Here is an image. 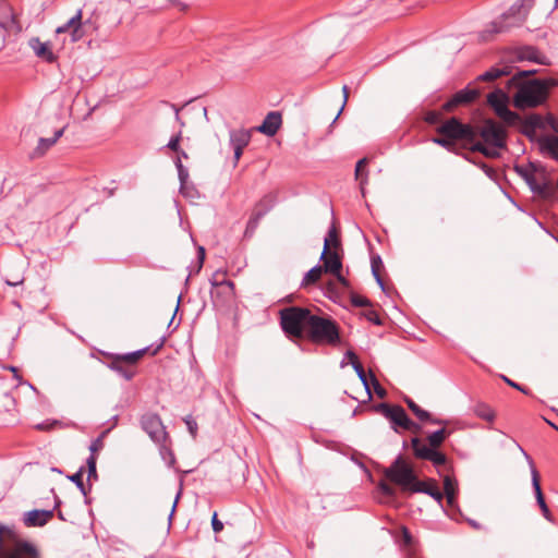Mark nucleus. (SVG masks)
Masks as SVG:
<instances>
[{
  "label": "nucleus",
  "instance_id": "f257e3e1",
  "mask_svg": "<svg viewBox=\"0 0 558 558\" xmlns=\"http://www.w3.org/2000/svg\"><path fill=\"white\" fill-rule=\"evenodd\" d=\"M534 73V70L521 71L509 80V84L518 86V90L513 96V105L519 109L535 108L547 99L546 86L542 82H538V80L521 82L523 76Z\"/></svg>",
  "mask_w": 558,
  "mask_h": 558
},
{
  "label": "nucleus",
  "instance_id": "f03ea898",
  "mask_svg": "<svg viewBox=\"0 0 558 558\" xmlns=\"http://www.w3.org/2000/svg\"><path fill=\"white\" fill-rule=\"evenodd\" d=\"M477 136L480 135L484 143H472L470 149L472 151H480L487 157H497L498 148L505 147L506 131L504 128L493 120H487L478 130L476 129Z\"/></svg>",
  "mask_w": 558,
  "mask_h": 558
},
{
  "label": "nucleus",
  "instance_id": "7ed1b4c3",
  "mask_svg": "<svg viewBox=\"0 0 558 558\" xmlns=\"http://www.w3.org/2000/svg\"><path fill=\"white\" fill-rule=\"evenodd\" d=\"M305 338L317 344L336 345L340 340L339 328L331 318L313 314Z\"/></svg>",
  "mask_w": 558,
  "mask_h": 558
},
{
  "label": "nucleus",
  "instance_id": "20e7f679",
  "mask_svg": "<svg viewBox=\"0 0 558 558\" xmlns=\"http://www.w3.org/2000/svg\"><path fill=\"white\" fill-rule=\"evenodd\" d=\"M279 314L281 328L287 335L295 338L306 337L307 322L313 315L308 308L290 306L282 308Z\"/></svg>",
  "mask_w": 558,
  "mask_h": 558
},
{
  "label": "nucleus",
  "instance_id": "39448f33",
  "mask_svg": "<svg viewBox=\"0 0 558 558\" xmlns=\"http://www.w3.org/2000/svg\"><path fill=\"white\" fill-rule=\"evenodd\" d=\"M384 475L387 480L401 486L402 489L410 492H413V487L420 481L413 468L401 456L397 457L391 465L384 470Z\"/></svg>",
  "mask_w": 558,
  "mask_h": 558
},
{
  "label": "nucleus",
  "instance_id": "423d86ee",
  "mask_svg": "<svg viewBox=\"0 0 558 558\" xmlns=\"http://www.w3.org/2000/svg\"><path fill=\"white\" fill-rule=\"evenodd\" d=\"M437 133L450 137L452 141L462 140L472 145L477 137L476 128L460 122L457 118H450L437 128Z\"/></svg>",
  "mask_w": 558,
  "mask_h": 558
},
{
  "label": "nucleus",
  "instance_id": "0eeeda50",
  "mask_svg": "<svg viewBox=\"0 0 558 558\" xmlns=\"http://www.w3.org/2000/svg\"><path fill=\"white\" fill-rule=\"evenodd\" d=\"M487 102L496 114L508 125H515L521 120L518 113L508 108V96L504 90L497 89L488 94Z\"/></svg>",
  "mask_w": 558,
  "mask_h": 558
},
{
  "label": "nucleus",
  "instance_id": "6e6552de",
  "mask_svg": "<svg viewBox=\"0 0 558 558\" xmlns=\"http://www.w3.org/2000/svg\"><path fill=\"white\" fill-rule=\"evenodd\" d=\"M210 295L214 302L226 304L234 298V283L226 278L225 272L216 271L210 278Z\"/></svg>",
  "mask_w": 558,
  "mask_h": 558
},
{
  "label": "nucleus",
  "instance_id": "1a4fd4ad",
  "mask_svg": "<svg viewBox=\"0 0 558 558\" xmlns=\"http://www.w3.org/2000/svg\"><path fill=\"white\" fill-rule=\"evenodd\" d=\"M520 451L523 453V456L525 457L527 463H529V466H530V471H531V478H532V486H533V489H534V494H535V498H536V502L537 505L539 506L541 508V511L544 515V518L548 521V522H554V518L549 511V508L545 501V498H544V495H543V492H542V488H541V484H539V474H538V471L537 469L535 468L534 465V461L532 460V458L525 452V450L520 446L518 445Z\"/></svg>",
  "mask_w": 558,
  "mask_h": 558
},
{
  "label": "nucleus",
  "instance_id": "9d476101",
  "mask_svg": "<svg viewBox=\"0 0 558 558\" xmlns=\"http://www.w3.org/2000/svg\"><path fill=\"white\" fill-rule=\"evenodd\" d=\"M141 426L150 439L156 444H162L167 438L166 428L159 415L146 413L141 417Z\"/></svg>",
  "mask_w": 558,
  "mask_h": 558
},
{
  "label": "nucleus",
  "instance_id": "9b49d317",
  "mask_svg": "<svg viewBox=\"0 0 558 558\" xmlns=\"http://www.w3.org/2000/svg\"><path fill=\"white\" fill-rule=\"evenodd\" d=\"M411 446L416 458L430 461L436 468L446 465L447 457L436 448H429L416 437L412 438Z\"/></svg>",
  "mask_w": 558,
  "mask_h": 558
},
{
  "label": "nucleus",
  "instance_id": "f8f14e48",
  "mask_svg": "<svg viewBox=\"0 0 558 558\" xmlns=\"http://www.w3.org/2000/svg\"><path fill=\"white\" fill-rule=\"evenodd\" d=\"M380 409L385 417H387L393 425L399 426L405 430L416 428L417 425L409 418L403 408L400 405L380 404Z\"/></svg>",
  "mask_w": 558,
  "mask_h": 558
},
{
  "label": "nucleus",
  "instance_id": "ddd939ff",
  "mask_svg": "<svg viewBox=\"0 0 558 558\" xmlns=\"http://www.w3.org/2000/svg\"><path fill=\"white\" fill-rule=\"evenodd\" d=\"M521 7L512 5L507 13H505L499 20L494 21L488 29L492 34H497L507 31L510 27L518 26L523 22V17L520 16Z\"/></svg>",
  "mask_w": 558,
  "mask_h": 558
},
{
  "label": "nucleus",
  "instance_id": "4468645a",
  "mask_svg": "<svg viewBox=\"0 0 558 558\" xmlns=\"http://www.w3.org/2000/svg\"><path fill=\"white\" fill-rule=\"evenodd\" d=\"M230 145L234 151V163L240 160L244 148L248 145L252 131L246 129L230 130L229 132Z\"/></svg>",
  "mask_w": 558,
  "mask_h": 558
},
{
  "label": "nucleus",
  "instance_id": "2eb2a0df",
  "mask_svg": "<svg viewBox=\"0 0 558 558\" xmlns=\"http://www.w3.org/2000/svg\"><path fill=\"white\" fill-rule=\"evenodd\" d=\"M517 172L525 180L530 189L538 195L545 196L549 192V184L543 178L539 180L531 169L517 167Z\"/></svg>",
  "mask_w": 558,
  "mask_h": 558
},
{
  "label": "nucleus",
  "instance_id": "dca6fc26",
  "mask_svg": "<svg viewBox=\"0 0 558 558\" xmlns=\"http://www.w3.org/2000/svg\"><path fill=\"white\" fill-rule=\"evenodd\" d=\"M324 262L323 271L338 274L342 269V262L336 251L329 250V239H325L324 250L320 256Z\"/></svg>",
  "mask_w": 558,
  "mask_h": 558
},
{
  "label": "nucleus",
  "instance_id": "f3484780",
  "mask_svg": "<svg viewBox=\"0 0 558 558\" xmlns=\"http://www.w3.org/2000/svg\"><path fill=\"white\" fill-rule=\"evenodd\" d=\"M478 97V90L471 88H463L457 92L451 99L444 104L442 109L445 111H452L460 105H468L474 101Z\"/></svg>",
  "mask_w": 558,
  "mask_h": 558
},
{
  "label": "nucleus",
  "instance_id": "a211bd4d",
  "mask_svg": "<svg viewBox=\"0 0 558 558\" xmlns=\"http://www.w3.org/2000/svg\"><path fill=\"white\" fill-rule=\"evenodd\" d=\"M23 556L26 558H37L38 553L36 547L26 541H17L13 553H7L4 548H2L0 553V558H22Z\"/></svg>",
  "mask_w": 558,
  "mask_h": 558
},
{
  "label": "nucleus",
  "instance_id": "6ab92c4d",
  "mask_svg": "<svg viewBox=\"0 0 558 558\" xmlns=\"http://www.w3.org/2000/svg\"><path fill=\"white\" fill-rule=\"evenodd\" d=\"M53 517V510H31L24 514L23 522L26 526H44Z\"/></svg>",
  "mask_w": 558,
  "mask_h": 558
},
{
  "label": "nucleus",
  "instance_id": "aec40b11",
  "mask_svg": "<svg viewBox=\"0 0 558 558\" xmlns=\"http://www.w3.org/2000/svg\"><path fill=\"white\" fill-rule=\"evenodd\" d=\"M58 34L71 32L72 41H77L83 37L82 32V10H78L64 25L56 31Z\"/></svg>",
  "mask_w": 558,
  "mask_h": 558
},
{
  "label": "nucleus",
  "instance_id": "412c9836",
  "mask_svg": "<svg viewBox=\"0 0 558 558\" xmlns=\"http://www.w3.org/2000/svg\"><path fill=\"white\" fill-rule=\"evenodd\" d=\"M58 34L71 32L72 41H77L83 37L82 32V10H78L64 25L56 31Z\"/></svg>",
  "mask_w": 558,
  "mask_h": 558
},
{
  "label": "nucleus",
  "instance_id": "4be33fe9",
  "mask_svg": "<svg viewBox=\"0 0 558 558\" xmlns=\"http://www.w3.org/2000/svg\"><path fill=\"white\" fill-rule=\"evenodd\" d=\"M281 114L277 111H270L256 130L267 136H274L281 126Z\"/></svg>",
  "mask_w": 558,
  "mask_h": 558
},
{
  "label": "nucleus",
  "instance_id": "5701e85b",
  "mask_svg": "<svg viewBox=\"0 0 558 558\" xmlns=\"http://www.w3.org/2000/svg\"><path fill=\"white\" fill-rule=\"evenodd\" d=\"M274 199L272 197L266 196L263 198L259 204L257 205L255 211L253 213L252 217L250 218L246 227V232L254 231V229L257 227L260 218L272 207Z\"/></svg>",
  "mask_w": 558,
  "mask_h": 558
},
{
  "label": "nucleus",
  "instance_id": "b1692460",
  "mask_svg": "<svg viewBox=\"0 0 558 558\" xmlns=\"http://www.w3.org/2000/svg\"><path fill=\"white\" fill-rule=\"evenodd\" d=\"M28 46L38 58L47 62L54 61L56 57L48 43H43L38 37H33L28 40Z\"/></svg>",
  "mask_w": 558,
  "mask_h": 558
},
{
  "label": "nucleus",
  "instance_id": "393cba45",
  "mask_svg": "<svg viewBox=\"0 0 558 558\" xmlns=\"http://www.w3.org/2000/svg\"><path fill=\"white\" fill-rule=\"evenodd\" d=\"M518 123H521L522 132L527 136L533 135L538 129H545V119L537 113H532Z\"/></svg>",
  "mask_w": 558,
  "mask_h": 558
},
{
  "label": "nucleus",
  "instance_id": "a878e982",
  "mask_svg": "<svg viewBox=\"0 0 558 558\" xmlns=\"http://www.w3.org/2000/svg\"><path fill=\"white\" fill-rule=\"evenodd\" d=\"M412 493H423L434 498L439 505L442 504L444 494L436 486L435 482L418 481L413 487Z\"/></svg>",
  "mask_w": 558,
  "mask_h": 558
},
{
  "label": "nucleus",
  "instance_id": "bb28decb",
  "mask_svg": "<svg viewBox=\"0 0 558 558\" xmlns=\"http://www.w3.org/2000/svg\"><path fill=\"white\" fill-rule=\"evenodd\" d=\"M541 150L550 157L558 159V136L545 135L539 138Z\"/></svg>",
  "mask_w": 558,
  "mask_h": 558
},
{
  "label": "nucleus",
  "instance_id": "cd10ccee",
  "mask_svg": "<svg viewBox=\"0 0 558 558\" xmlns=\"http://www.w3.org/2000/svg\"><path fill=\"white\" fill-rule=\"evenodd\" d=\"M64 129H60L54 132L53 137L50 138H39L38 146L36 147V151L38 155L45 154L51 146H53L57 141L63 135Z\"/></svg>",
  "mask_w": 558,
  "mask_h": 558
},
{
  "label": "nucleus",
  "instance_id": "c85d7f7f",
  "mask_svg": "<svg viewBox=\"0 0 558 558\" xmlns=\"http://www.w3.org/2000/svg\"><path fill=\"white\" fill-rule=\"evenodd\" d=\"M450 434H451V432L446 428H440V429L429 434L427 437V440H428L427 446L429 448L437 449Z\"/></svg>",
  "mask_w": 558,
  "mask_h": 558
},
{
  "label": "nucleus",
  "instance_id": "c756f323",
  "mask_svg": "<svg viewBox=\"0 0 558 558\" xmlns=\"http://www.w3.org/2000/svg\"><path fill=\"white\" fill-rule=\"evenodd\" d=\"M473 412L476 416L487 422H493L495 418V413L493 409L484 402L476 403L473 408Z\"/></svg>",
  "mask_w": 558,
  "mask_h": 558
},
{
  "label": "nucleus",
  "instance_id": "7c9ffc66",
  "mask_svg": "<svg viewBox=\"0 0 558 558\" xmlns=\"http://www.w3.org/2000/svg\"><path fill=\"white\" fill-rule=\"evenodd\" d=\"M518 58L520 60L534 61L536 63H542V64L545 63V61L539 57L538 50H536L533 47H524V48L520 49V51L518 53Z\"/></svg>",
  "mask_w": 558,
  "mask_h": 558
},
{
  "label": "nucleus",
  "instance_id": "2f4dec72",
  "mask_svg": "<svg viewBox=\"0 0 558 558\" xmlns=\"http://www.w3.org/2000/svg\"><path fill=\"white\" fill-rule=\"evenodd\" d=\"M322 274L323 267L319 265L314 266L304 275L301 286L307 287L316 283L319 280Z\"/></svg>",
  "mask_w": 558,
  "mask_h": 558
},
{
  "label": "nucleus",
  "instance_id": "473e14b6",
  "mask_svg": "<svg viewBox=\"0 0 558 558\" xmlns=\"http://www.w3.org/2000/svg\"><path fill=\"white\" fill-rule=\"evenodd\" d=\"M409 409L413 412V414L422 422H426L429 420V413L422 408H420L412 399L405 398L404 399Z\"/></svg>",
  "mask_w": 558,
  "mask_h": 558
},
{
  "label": "nucleus",
  "instance_id": "72a5a7b5",
  "mask_svg": "<svg viewBox=\"0 0 558 558\" xmlns=\"http://www.w3.org/2000/svg\"><path fill=\"white\" fill-rule=\"evenodd\" d=\"M508 74H509V72L506 70V68H504V69L492 68L488 71L481 74L478 76V80L488 82V81H494L500 76L508 75Z\"/></svg>",
  "mask_w": 558,
  "mask_h": 558
},
{
  "label": "nucleus",
  "instance_id": "f704fd0d",
  "mask_svg": "<svg viewBox=\"0 0 558 558\" xmlns=\"http://www.w3.org/2000/svg\"><path fill=\"white\" fill-rule=\"evenodd\" d=\"M366 161V158H362L357 161L355 166V178L356 180H360V189L363 195L365 192V184L367 183V174L363 175L362 170L365 167Z\"/></svg>",
  "mask_w": 558,
  "mask_h": 558
},
{
  "label": "nucleus",
  "instance_id": "c9c22d12",
  "mask_svg": "<svg viewBox=\"0 0 558 558\" xmlns=\"http://www.w3.org/2000/svg\"><path fill=\"white\" fill-rule=\"evenodd\" d=\"M69 480L71 482H73L76 487L81 490V493L86 496L87 495V489L85 487V484L83 482V468H81L76 473H74L73 475L69 476Z\"/></svg>",
  "mask_w": 558,
  "mask_h": 558
},
{
  "label": "nucleus",
  "instance_id": "e433bc0d",
  "mask_svg": "<svg viewBox=\"0 0 558 558\" xmlns=\"http://www.w3.org/2000/svg\"><path fill=\"white\" fill-rule=\"evenodd\" d=\"M147 349L137 350L131 353H126L123 355H119L118 357L125 363L134 364L136 363L146 352Z\"/></svg>",
  "mask_w": 558,
  "mask_h": 558
},
{
  "label": "nucleus",
  "instance_id": "4c0bfd02",
  "mask_svg": "<svg viewBox=\"0 0 558 558\" xmlns=\"http://www.w3.org/2000/svg\"><path fill=\"white\" fill-rule=\"evenodd\" d=\"M352 367L354 368L356 375L359 376L360 380L364 385L365 389L369 393V387L367 381V376L365 374L364 367L359 361H352Z\"/></svg>",
  "mask_w": 558,
  "mask_h": 558
},
{
  "label": "nucleus",
  "instance_id": "58836bf2",
  "mask_svg": "<svg viewBox=\"0 0 558 558\" xmlns=\"http://www.w3.org/2000/svg\"><path fill=\"white\" fill-rule=\"evenodd\" d=\"M444 490H445V495H449V494L457 495V493H458L457 481L454 478H452L451 476L446 475L444 477Z\"/></svg>",
  "mask_w": 558,
  "mask_h": 558
},
{
  "label": "nucleus",
  "instance_id": "ea45409f",
  "mask_svg": "<svg viewBox=\"0 0 558 558\" xmlns=\"http://www.w3.org/2000/svg\"><path fill=\"white\" fill-rule=\"evenodd\" d=\"M122 362H123V361H122V360H120V359L117 356V357H116V360L111 363L110 367H111L113 371H116V372H118L119 374H121L125 379L130 380V379L133 377L134 373H133V372H131V371H125V369L123 368V366L121 365V363H122Z\"/></svg>",
  "mask_w": 558,
  "mask_h": 558
},
{
  "label": "nucleus",
  "instance_id": "a19ab883",
  "mask_svg": "<svg viewBox=\"0 0 558 558\" xmlns=\"http://www.w3.org/2000/svg\"><path fill=\"white\" fill-rule=\"evenodd\" d=\"M87 481L97 480V471H96V457L95 454H90L87 460Z\"/></svg>",
  "mask_w": 558,
  "mask_h": 558
},
{
  "label": "nucleus",
  "instance_id": "79ce46f5",
  "mask_svg": "<svg viewBox=\"0 0 558 558\" xmlns=\"http://www.w3.org/2000/svg\"><path fill=\"white\" fill-rule=\"evenodd\" d=\"M175 167H177V170H178V175H179V180L181 182V189H183L184 184L186 183L187 181V178H189V171L187 169L182 165L181 162V159L178 158L175 160Z\"/></svg>",
  "mask_w": 558,
  "mask_h": 558
},
{
  "label": "nucleus",
  "instance_id": "37998d69",
  "mask_svg": "<svg viewBox=\"0 0 558 558\" xmlns=\"http://www.w3.org/2000/svg\"><path fill=\"white\" fill-rule=\"evenodd\" d=\"M433 143L446 148L449 151H453L454 149V141H452L450 137L444 136L442 137H434Z\"/></svg>",
  "mask_w": 558,
  "mask_h": 558
},
{
  "label": "nucleus",
  "instance_id": "c03bdc74",
  "mask_svg": "<svg viewBox=\"0 0 558 558\" xmlns=\"http://www.w3.org/2000/svg\"><path fill=\"white\" fill-rule=\"evenodd\" d=\"M182 132L180 131L178 134L173 135L167 144V147L175 153L180 150V141H181Z\"/></svg>",
  "mask_w": 558,
  "mask_h": 558
},
{
  "label": "nucleus",
  "instance_id": "a18cd8bd",
  "mask_svg": "<svg viewBox=\"0 0 558 558\" xmlns=\"http://www.w3.org/2000/svg\"><path fill=\"white\" fill-rule=\"evenodd\" d=\"M4 537L14 538V533L7 526L0 524V553L4 547Z\"/></svg>",
  "mask_w": 558,
  "mask_h": 558
},
{
  "label": "nucleus",
  "instance_id": "49530a36",
  "mask_svg": "<svg viewBox=\"0 0 558 558\" xmlns=\"http://www.w3.org/2000/svg\"><path fill=\"white\" fill-rule=\"evenodd\" d=\"M378 488L380 489V492L388 496V497H395L396 496V490L393 487H391L389 484H387L386 482L381 481L379 484H378Z\"/></svg>",
  "mask_w": 558,
  "mask_h": 558
},
{
  "label": "nucleus",
  "instance_id": "de8ad7c7",
  "mask_svg": "<svg viewBox=\"0 0 558 558\" xmlns=\"http://www.w3.org/2000/svg\"><path fill=\"white\" fill-rule=\"evenodd\" d=\"M441 120V113L438 111H428L425 116V121L429 124H436Z\"/></svg>",
  "mask_w": 558,
  "mask_h": 558
},
{
  "label": "nucleus",
  "instance_id": "09e8293b",
  "mask_svg": "<svg viewBox=\"0 0 558 558\" xmlns=\"http://www.w3.org/2000/svg\"><path fill=\"white\" fill-rule=\"evenodd\" d=\"M372 274H373V276H374V278H375L376 282H377V283H378V286L380 287V289H381L383 291H385V283H384V281H383V278H381V277H380V275H379V270H378V268H376V266H375V258H372Z\"/></svg>",
  "mask_w": 558,
  "mask_h": 558
},
{
  "label": "nucleus",
  "instance_id": "8fccbe9b",
  "mask_svg": "<svg viewBox=\"0 0 558 558\" xmlns=\"http://www.w3.org/2000/svg\"><path fill=\"white\" fill-rule=\"evenodd\" d=\"M372 274H373V276H374V278H375L376 282H377V283H378V286L380 287V289H381L383 291H385V283H384V281H383V278H381V277H380V275H379V270H378V268H376V266H375V258H372Z\"/></svg>",
  "mask_w": 558,
  "mask_h": 558
},
{
  "label": "nucleus",
  "instance_id": "3c124183",
  "mask_svg": "<svg viewBox=\"0 0 558 558\" xmlns=\"http://www.w3.org/2000/svg\"><path fill=\"white\" fill-rule=\"evenodd\" d=\"M4 282H5V284H8L10 287H16L24 282V277L22 275H15V276H12L11 278L7 277L4 279Z\"/></svg>",
  "mask_w": 558,
  "mask_h": 558
},
{
  "label": "nucleus",
  "instance_id": "603ef678",
  "mask_svg": "<svg viewBox=\"0 0 558 558\" xmlns=\"http://www.w3.org/2000/svg\"><path fill=\"white\" fill-rule=\"evenodd\" d=\"M326 239H329V250H331L332 247L333 248H337L340 243H339V240H338V236H337V233H336V230L335 229H330L329 232H328V236Z\"/></svg>",
  "mask_w": 558,
  "mask_h": 558
},
{
  "label": "nucleus",
  "instance_id": "864d4df0",
  "mask_svg": "<svg viewBox=\"0 0 558 558\" xmlns=\"http://www.w3.org/2000/svg\"><path fill=\"white\" fill-rule=\"evenodd\" d=\"M544 119H545V129L550 128L551 130H554L555 132L558 133V120L551 114L544 117Z\"/></svg>",
  "mask_w": 558,
  "mask_h": 558
},
{
  "label": "nucleus",
  "instance_id": "5fc2aeb1",
  "mask_svg": "<svg viewBox=\"0 0 558 558\" xmlns=\"http://www.w3.org/2000/svg\"><path fill=\"white\" fill-rule=\"evenodd\" d=\"M544 119H545V129L550 128L551 130H554L555 132L558 133V120L551 114L544 117Z\"/></svg>",
  "mask_w": 558,
  "mask_h": 558
},
{
  "label": "nucleus",
  "instance_id": "6e6d98bb",
  "mask_svg": "<svg viewBox=\"0 0 558 558\" xmlns=\"http://www.w3.org/2000/svg\"><path fill=\"white\" fill-rule=\"evenodd\" d=\"M544 119H545V129L550 128L551 130H554L555 132L558 133V120L551 114L544 117Z\"/></svg>",
  "mask_w": 558,
  "mask_h": 558
},
{
  "label": "nucleus",
  "instance_id": "4d7b16f0",
  "mask_svg": "<svg viewBox=\"0 0 558 558\" xmlns=\"http://www.w3.org/2000/svg\"><path fill=\"white\" fill-rule=\"evenodd\" d=\"M544 119H545V129L550 128L551 130H554L555 132L558 133V120L551 114L544 117Z\"/></svg>",
  "mask_w": 558,
  "mask_h": 558
},
{
  "label": "nucleus",
  "instance_id": "13d9d810",
  "mask_svg": "<svg viewBox=\"0 0 558 558\" xmlns=\"http://www.w3.org/2000/svg\"><path fill=\"white\" fill-rule=\"evenodd\" d=\"M211 526L215 533H220L223 530V523L218 519L217 512L213 514Z\"/></svg>",
  "mask_w": 558,
  "mask_h": 558
},
{
  "label": "nucleus",
  "instance_id": "bf43d9fd",
  "mask_svg": "<svg viewBox=\"0 0 558 558\" xmlns=\"http://www.w3.org/2000/svg\"><path fill=\"white\" fill-rule=\"evenodd\" d=\"M352 304L357 307H363L369 305V301L365 296L354 295L352 296Z\"/></svg>",
  "mask_w": 558,
  "mask_h": 558
},
{
  "label": "nucleus",
  "instance_id": "052dcab7",
  "mask_svg": "<svg viewBox=\"0 0 558 558\" xmlns=\"http://www.w3.org/2000/svg\"><path fill=\"white\" fill-rule=\"evenodd\" d=\"M58 422L57 421H45L43 423H39L35 426L36 429L38 430H50L54 425H57Z\"/></svg>",
  "mask_w": 558,
  "mask_h": 558
},
{
  "label": "nucleus",
  "instance_id": "680f3d73",
  "mask_svg": "<svg viewBox=\"0 0 558 558\" xmlns=\"http://www.w3.org/2000/svg\"><path fill=\"white\" fill-rule=\"evenodd\" d=\"M14 25H15V19L12 14H10L8 20L0 22V28L5 29V31L12 29Z\"/></svg>",
  "mask_w": 558,
  "mask_h": 558
},
{
  "label": "nucleus",
  "instance_id": "e2e57ef3",
  "mask_svg": "<svg viewBox=\"0 0 558 558\" xmlns=\"http://www.w3.org/2000/svg\"><path fill=\"white\" fill-rule=\"evenodd\" d=\"M538 82H542L546 86V97H548L549 89L558 85V81L555 78L538 80Z\"/></svg>",
  "mask_w": 558,
  "mask_h": 558
},
{
  "label": "nucleus",
  "instance_id": "0e129e2a",
  "mask_svg": "<svg viewBox=\"0 0 558 558\" xmlns=\"http://www.w3.org/2000/svg\"><path fill=\"white\" fill-rule=\"evenodd\" d=\"M371 376H372V381H373L376 393L379 397H384L386 395L385 389L379 385L377 378L373 374Z\"/></svg>",
  "mask_w": 558,
  "mask_h": 558
},
{
  "label": "nucleus",
  "instance_id": "69168bd1",
  "mask_svg": "<svg viewBox=\"0 0 558 558\" xmlns=\"http://www.w3.org/2000/svg\"><path fill=\"white\" fill-rule=\"evenodd\" d=\"M185 423H186V425H187V427H189L190 433H191L193 436H195V435H196V430H197V424H196V422H195L191 416H187V417L185 418Z\"/></svg>",
  "mask_w": 558,
  "mask_h": 558
},
{
  "label": "nucleus",
  "instance_id": "338daca9",
  "mask_svg": "<svg viewBox=\"0 0 558 558\" xmlns=\"http://www.w3.org/2000/svg\"><path fill=\"white\" fill-rule=\"evenodd\" d=\"M366 318L374 323L375 325H381V319L379 318L378 314L374 311H369L367 314H366Z\"/></svg>",
  "mask_w": 558,
  "mask_h": 558
},
{
  "label": "nucleus",
  "instance_id": "774afa93",
  "mask_svg": "<svg viewBox=\"0 0 558 558\" xmlns=\"http://www.w3.org/2000/svg\"><path fill=\"white\" fill-rule=\"evenodd\" d=\"M102 447V441L100 438H97L96 440H94L90 446H89V450L92 452V454H94L95 452H97L98 450H100Z\"/></svg>",
  "mask_w": 558,
  "mask_h": 558
}]
</instances>
